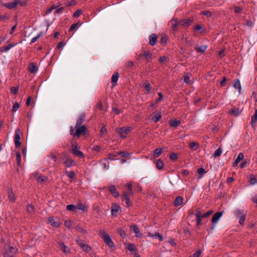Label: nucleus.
Segmentation results:
<instances>
[{
  "instance_id": "1",
  "label": "nucleus",
  "mask_w": 257,
  "mask_h": 257,
  "mask_svg": "<svg viewBox=\"0 0 257 257\" xmlns=\"http://www.w3.org/2000/svg\"><path fill=\"white\" fill-rule=\"evenodd\" d=\"M131 130L132 127L130 126H123L117 128L116 131L119 135L120 138L124 139L126 137L127 135Z\"/></svg>"
},
{
  "instance_id": "2",
  "label": "nucleus",
  "mask_w": 257,
  "mask_h": 257,
  "mask_svg": "<svg viewBox=\"0 0 257 257\" xmlns=\"http://www.w3.org/2000/svg\"><path fill=\"white\" fill-rule=\"evenodd\" d=\"M133 191H130V190H127V191H124L123 192L122 200H124L125 201L127 207H129L132 205L130 197L133 195Z\"/></svg>"
},
{
  "instance_id": "3",
  "label": "nucleus",
  "mask_w": 257,
  "mask_h": 257,
  "mask_svg": "<svg viewBox=\"0 0 257 257\" xmlns=\"http://www.w3.org/2000/svg\"><path fill=\"white\" fill-rule=\"evenodd\" d=\"M100 236L103 239L105 242L110 247L113 246V243L110 238L109 235L104 230H100L99 232Z\"/></svg>"
},
{
  "instance_id": "4",
  "label": "nucleus",
  "mask_w": 257,
  "mask_h": 257,
  "mask_svg": "<svg viewBox=\"0 0 257 257\" xmlns=\"http://www.w3.org/2000/svg\"><path fill=\"white\" fill-rule=\"evenodd\" d=\"M72 152L74 155L79 158L84 157L83 153L80 151V147L77 143L72 144Z\"/></svg>"
},
{
  "instance_id": "5",
  "label": "nucleus",
  "mask_w": 257,
  "mask_h": 257,
  "mask_svg": "<svg viewBox=\"0 0 257 257\" xmlns=\"http://www.w3.org/2000/svg\"><path fill=\"white\" fill-rule=\"evenodd\" d=\"M152 54L149 51L147 50H143L140 54H139L137 57V59L140 60L141 58L143 56L144 57L146 60L147 62H149V60L152 57Z\"/></svg>"
},
{
  "instance_id": "6",
  "label": "nucleus",
  "mask_w": 257,
  "mask_h": 257,
  "mask_svg": "<svg viewBox=\"0 0 257 257\" xmlns=\"http://www.w3.org/2000/svg\"><path fill=\"white\" fill-rule=\"evenodd\" d=\"M76 132L74 134V136L79 137L80 135H83L86 131V127L85 125H80L79 126H75Z\"/></svg>"
},
{
  "instance_id": "7",
  "label": "nucleus",
  "mask_w": 257,
  "mask_h": 257,
  "mask_svg": "<svg viewBox=\"0 0 257 257\" xmlns=\"http://www.w3.org/2000/svg\"><path fill=\"white\" fill-rule=\"evenodd\" d=\"M21 132L20 129H17L15 134V144L16 147H20L21 143L20 142V135Z\"/></svg>"
},
{
  "instance_id": "8",
  "label": "nucleus",
  "mask_w": 257,
  "mask_h": 257,
  "mask_svg": "<svg viewBox=\"0 0 257 257\" xmlns=\"http://www.w3.org/2000/svg\"><path fill=\"white\" fill-rule=\"evenodd\" d=\"M17 249L13 246H9L6 252L4 253V257H13Z\"/></svg>"
},
{
  "instance_id": "9",
  "label": "nucleus",
  "mask_w": 257,
  "mask_h": 257,
  "mask_svg": "<svg viewBox=\"0 0 257 257\" xmlns=\"http://www.w3.org/2000/svg\"><path fill=\"white\" fill-rule=\"evenodd\" d=\"M33 177L35 178L38 182L43 183L47 181V178L45 176L41 175L38 173H34L33 174Z\"/></svg>"
},
{
  "instance_id": "10",
  "label": "nucleus",
  "mask_w": 257,
  "mask_h": 257,
  "mask_svg": "<svg viewBox=\"0 0 257 257\" xmlns=\"http://www.w3.org/2000/svg\"><path fill=\"white\" fill-rule=\"evenodd\" d=\"M150 117L153 121L157 122L161 118L162 115L160 112L155 111L151 115Z\"/></svg>"
},
{
  "instance_id": "11",
  "label": "nucleus",
  "mask_w": 257,
  "mask_h": 257,
  "mask_svg": "<svg viewBox=\"0 0 257 257\" xmlns=\"http://www.w3.org/2000/svg\"><path fill=\"white\" fill-rule=\"evenodd\" d=\"M19 1L18 0H14L12 2L4 4V6L10 9H12L16 8L18 5Z\"/></svg>"
},
{
  "instance_id": "12",
  "label": "nucleus",
  "mask_w": 257,
  "mask_h": 257,
  "mask_svg": "<svg viewBox=\"0 0 257 257\" xmlns=\"http://www.w3.org/2000/svg\"><path fill=\"white\" fill-rule=\"evenodd\" d=\"M173 31H176L178 29V27L181 26L180 24V21H178L177 19H173L170 22Z\"/></svg>"
},
{
  "instance_id": "13",
  "label": "nucleus",
  "mask_w": 257,
  "mask_h": 257,
  "mask_svg": "<svg viewBox=\"0 0 257 257\" xmlns=\"http://www.w3.org/2000/svg\"><path fill=\"white\" fill-rule=\"evenodd\" d=\"M66 160L64 162V164L66 167H70L75 165V162L69 157L66 156Z\"/></svg>"
},
{
  "instance_id": "14",
  "label": "nucleus",
  "mask_w": 257,
  "mask_h": 257,
  "mask_svg": "<svg viewBox=\"0 0 257 257\" xmlns=\"http://www.w3.org/2000/svg\"><path fill=\"white\" fill-rule=\"evenodd\" d=\"M222 215V213L221 212H217L216 213H215L213 215L211 221H212V223L216 224L218 222V221L219 220V219H220V218L221 217Z\"/></svg>"
},
{
  "instance_id": "15",
  "label": "nucleus",
  "mask_w": 257,
  "mask_h": 257,
  "mask_svg": "<svg viewBox=\"0 0 257 257\" xmlns=\"http://www.w3.org/2000/svg\"><path fill=\"white\" fill-rule=\"evenodd\" d=\"M131 230H133L136 234L137 237H141L142 236V233L140 232V229L137 225H134L131 226Z\"/></svg>"
},
{
  "instance_id": "16",
  "label": "nucleus",
  "mask_w": 257,
  "mask_h": 257,
  "mask_svg": "<svg viewBox=\"0 0 257 257\" xmlns=\"http://www.w3.org/2000/svg\"><path fill=\"white\" fill-rule=\"evenodd\" d=\"M157 39H158V36L157 35H156L155 34H152L150 37V41H149L150 44L152 46H154L156 44V43L157 41Z\"/></svg>"
},
{
  "instance_id": "17",
  "label": "nucleus",
  "mask_w": 257,
  "mask_h": 257,
  "mask_svg": "<svg viewBox=\"0 0 257 257\" xmlns=\"http://www.w3.org/2000/svg\"><path fill=\"white\" fill-rule=\"evenodd\" d=\"M119 77V74L118 72L114 73L111 77V83L112 84V86H114L116 85V83L118 80Z\"/></svg>"
},
{
  "instance_id": "18",
  "label": "nucleus",
  "mask_w": 257,
  "mask_h": 257,
  "mask_svg": "<svg viewBox=\"0 0 257 257\" xmlns=\"http://www.w3.org/2000/svg\"><path fill=\"white\" fill-rule=\"evenodd\" d=\"M109 191L114 197H118L119 196V193L114 186L111 185L109 187Z\"/></svg>"
},
{
  "instance_id": "19",
  "label": "nucleus",
  "mask_w": 257,
  "mask_h": 257,
  "mask_svg": "<svg viewBox=\"0 0 257 257\" xmlns=\"http://www.w3.org/2000/svg\"><path fill=\"white\" fill-rule=\"evenodd\" d=\"M191 23H192V20L190 19H183V20L180 21V25L183 26H185V27L189 26V25H190Z\"/></svg>"
},
{
  "instance_id": "20",
  "label": "nucleus",
  "mask_w": 257,
  "mask_h": 257,
  "mask_svg": "<svg viewBox=\"0 0 257 257\" xmlns=\"http://www.w3.org/2000/svg\"><path fill=\"white\" fill-rule=\"evenodd\" d=\"M16 44H10L7 46H5L0 48V52H6L9 51L11 48L14 47Z\"/></svg>"
},
{
  "instance_id": "21",
  "label": "nucleus",
  "mask_w": 257,
  "mask_h": 257,
  "mask_svg": "<svg viewBox=\"0 0 257 257\" xmlns=\"http://www.w3.org/2000/svg\"><path fill=\"white\" fill-rule=\"evenodd\" d=\"M29 70L32 73H36L38 70V67L34 63H30L29 66Z\"/></svg>"
},
{
  "instance_id": "22",
  "label": "nucleus",
  "mask_w": 257,
  "mask_h": 257,
  "mask_svg": "<svg viewBox=\"0 0 257 257\" xmlns=\"http://www.w3.org/2000/svg\"><path fill=\"white\" fill-rule=\"evenodd\" d=\"M156 166L158 170H161L163 169L164 164L161 160L158 159L156 161Z\"/></svg>"
},
{
  "instance_id": "23",
  "label": "nucleus",
  "mask_w": 257,
  "mask_h": 257,
  "mask_svg": "<svg viewBox=\"0 0 257 257\" xmlns=\"http://www.w3.org/2000/svg\"><path fill=\"white\" fill-rule=\"evenodd\" d=\"M48 223H50L51 225L54 227H58L59 226V222L55 221L53 217L49 218Z\"/></svg>"
},
{
  "instance_id": "24",
  "label": "nucleus",
  "mask_w": 257,
  "mask_h": 257,
  "mask_svg": "<svg viewBox=\"0 0 257 257\" xmlns=\"http://www.w3.org/2000/svg\"><path fill=\"white\" fill-rule=\"evenodd\" d=\"M243 159V155L242 153H240L238 154L237 158L235 160V162L233 163V166L234 167L236 166L238 163Z\"/></svg>"
},
{
  "instance_id": "25",
  "label": "nucleus",
  "mask_w": 257,
  "mask_h": 257,
  "mask_svg": "<svg viewBox=\"0 0 257 257\" xmlns=\"http://www.w3.org/2000/svg\"><path fill=\"white\" fill-rule=\"evenodd\" d=\"M119 208V207L118 206V205L117 204H113L111 207V210L112 215H114L115 214H116L117 213V212L118 211Z\"/></svg>"
},
{
  "instance_id": "26",
  "label": "nucleus",
  "mask_w": 257,
  "mask_h": 257,
  "mask_svg": "<svg viewBox=\"0 0 257 257\" xmlns=\"http://www.w3.org/2000/svg\"><path fill=\"white\" fill-rule=\"evenodd\" d=\"M248 181H249L250 184L252 185H254L256 183H257V179L253 175H250L249 176Z\"/></svg>"
},
{
  "instance_id": "27",
  "label": "nucleus",
  "mask_w": 257,
  "mask_h": 257,
  "mask_svg": "<svg viewBox=\"0 0 257 257\" xmlns=\"http://www.w3.org/2000/svg\"><path fill=\"white\" fill-rule=\"evenodd\" d=\"M241 111L238 108H233L229 110V113L234 116H237L240 113Z\"/></svg>"
},
{
  "instance_id": "28",
  "label": "nucleus",
  "mask_w": 257,
  "mask_h": 257,
  "mask_svg": "<svg viewBox=\"0 0 257 257\" xmlns=\"http://www.w3.org/2000/svg\"><path fill=\"white\" fill-rule=\"evenodd\" d=\"M162 149L161 148H158L155 149L153 151V157L154 158L158 157L162 153Z\"/></svg>"
},
{
  "instance_id": "29",
  "label": "nucleus",
  "mask_w": 257,
  "mask_h": 257,
  "mask_svg": "<svg viewBox=\"0 0 257 257\" xmlns=\"http://www.w3.org/2000/svg\"><path fill=\"white\" fill-rule=\"evenodd\" d=\"M59 245L61 248V249L64 252L67 253L69 252V249H68V247L67 246H66L63 242H59Z\"/></svg>"
},
{
  "instance_id": "30",
  "label": "nucleus",
  "mask_w": 257,
  "mask_h": 257,
  "mask_svg": "<svg viewBox=\"0 0 257 257\" xmlns=\"http://www.w3.org/2000/svg\"><path fill=\"white\" fill-rule=\"evenodd\" d=\"M76 209L81 210L83 211H85L87 208V206L85 204H82L81 202H79L76 206Z\"/></svg>"
},
{
  "instance_id": "31",
  "label": "nucleus",
  "mask_w": 257,
  "mask_h": 257,
  "mask_svg": "<svg viewBox=\"0 0 257 257\" xmlns=\"http://www.w3.org/2000/svg\"><path fill=\"white\" fill-rule=\"evenodd\" d=\"M235 214L238 218H240L242 216L246 214V212L243 210L237 209L235 211Z\"/></svg>"
},
{
  "instance_id": "32",
  "label": "nucleus",
  "mask_w": 257,
  "mask_h": 257,
  "mask_svg": "<svg viewBox=\"0 0 257 257\" xmlns=\"http://www.w3.org/2000/svg\"><path fill=\"white\" fill-rule=\"evenodd\" d=\"M85 117V115L84 114H81L79 116V119L77 120V121L76 122L75 126H80L81 123H82Z\"/></svg>"
},
{
  "instance_id": "33",
  "label": "nucleus",
  "mask_w": 257,
  "mask_h": 257,
  "mask_svg": "<svg viewBox=\"0 0 257 257\" xmlns=\"http://www.w3.org/2000/svg\"><path fill=\"white\" fill-rule=\"evenodd\" d=\"M183 198L181 196L177 197L174 201V204L176 206H178L182 204Z\"/></svg>"
},
{
  "instance_id": "34",
  "label": "nucleus",
  "mask_w": 257,
  "mask_h": 257,
  "mask_svg": "<svg viewBox=\"0 0 257 257\" xmlns=\"http://www.w3.org/2000/svg\"><path fill=\"white\" fill-rule=\"evenodd\" d=\"M143 88L145 89L146 91L149 92L150 91L151 89V86L150 84L148 82V81H146L145 82H144L143 84Z\"/></svg>"
},
{
  "instance_id": "35",
  "label": "nucleus",
  "mask_w": 257,
  "mask_h": 257,
  "mask_svg": "<svg viewBox=\"0 0 257 257\" xmlns=\"http://www.w3.org/2000/svg\"><path fill=\"white\" fill-rule=\"evenodd\" d=\"M181 123V121L176 119L170 121V125L172 127H177Z\"/></svg>"
},
{
  "instance_id": "36",
  "label": "nucleus",
  "mask_w": 257,
  "mask_h": 257,
  "mask_svg": "<svg viewBox=\"0 0 257 257\" xmlns=\"http://www.w3.org/2000/svg\"><path fill=\"white\" fill-rule=\"evenodd\" d=\"M8 197L11 201L14 202L15 200V196L14 193L12 190H9Z\"/></svg>"
},
{
  "instance_id": "37",
  "label": "nucleus",
  "mask_w": 257,
  "mask_h": 257,
  "mask_svg": "<svg viewBox=\"0 0 257 257\" xmlns=\"http://www.w3.org/2000/svg\"><path fill=\"white\" fill-rule=\"evenodd\" d=\"M195 215L196 216V218H198L202 219L203 218H204V217L203 216V214H202V212L200 208H197L196 210Z\"/></svg>"
},
{
  "instance_id": "38",
  "label": "nucleus",
  "mask_w": 257,
  "mask_h": 257,
  "mask_svg": "<svg viewBox=\"0 0 257 257\" xmlns=\"http://www.w3.org/2000/svg\"><path fill=\"white\" fill-rule=\"evenodd\" d=\"M233 86L236 89L238 90V91L240 92L241 90V85L240 81L238 79L236 80L234 83L233 84Z\"/></svg>"
},
{
  "instance_id": "39",
  "label": "nucleus",
  "mask_w": 257,
  "mask_h": 257,
  "mask_svg": "<svg viewBox=\"0 0 257 257\" xmlns=\"http://www.w3.org/2000/svg\"><path fill=\"white\" fill-rule=\"evenodd\" d=\"M189 146L191 149L196 150L199 148V145L196 142H192L190 144Z\"/></svg>"
},
{
  "instance_id": "40",
  "label": "nucleus",
  "mask_w": 257,
  "mask_h": 257,
  "mask_svg": "<svg viewBox=\"0 0 257 257\" xmlns=\"http://www.w3.org/2000/svg\"><path fill=\"white\" fill-rule=\"evenodd\" d=\"M169 60V58L166 56H161L159 59V61L161 64H165V62H167Z\"/></svg>"
},
{
  "instance_id": "41",
  "label": "nucleus",
  "mask_w": 257,
  "mask_h": 257,
  "mask_svg": "<svg viewBox=\"0 0 257 257\" xmlns=\"http://www.w3.org/2000/svg\"><path fill=\"white\" fill-rule=\"evenodd\" d=\"M222 153V151L220 148L217 149L214 152L213 154V157L214 158L219 157Z\"/></svg>"
},
{
  "instance_id": "42",
  "label": "nucleus",
  "mask_w": 257,
  "mask_h": 257,
  "mask_svg": "<svg viewBox=\"0 0 257 257\" xmlns=\"http://www.w3.org/2000/svg\"><path fill=\"white\" fill-rule=\"evenodd\" d=\"M206 49H207V46L202 45V46H200L199 48H198L196 49V51L197 52H200L203 53L206 50Z\"/></svg>"
},
{
  "instance_id": "43",
  "label": "nucleus",
  "mask_w": 257,
  "mask_h": 257,
  "mask_svg": "<svg viewBox=\"0 0 257 257\" xmlns=\"http://www.w3.org/2000/svg\"><path fill=\"white\" fill-rule=\"evenodd\" d=\"M134 65V63L132 61H128L125 63V67L127 69L133 67Z\"/></svg>"
},
{
  "instance_id": "44",
  "label": "nucleus",
  "mask_w": 257,
  "mask_h": 257,
  "mask_svg": "<svg viewBox=\"0 0 257 257\" xmlns=\"http://www.w3.org/2000/svg\"><path fill=\"white\" fill-rule=\"evenodd\" d=\"M34 209V207L31 204H28L27 206V211L30 213H32L33 212Z\"/></svg>"
},
{
  "instance_id": "45",
  "label": "nucleus",
  "mask_w": 257,
  "mask_h": 257,
  "mask_svg": "<svg viewBox=\"0 0 257 257\" xmlns=\"http://www.w3.org/2000/svg\"><path fill=\"white\" fill-rule=\"evenodd\" d=\"M66 208L69 211H75V210L76 209V207L75 205L70 204L67 205Z\"/></svg>"
},
{
  "instance_id": "46",
  "label": "nucleus",
  "mask_w": 257,
  "mask_h": 257,
  "mask_svg": "<svg viewBox=\"0 0 257 257\" xmlns=\"http://www.w3.org/2000/svg\"><path fill=\"white\" fill-rule=\"evenodd\" d=\"M127 248L130 251H134L136 249V246L134 244L130 243L127 245Z\"/></svg>"
},
{
  "instance_id": "47",
  "label": "nucleus",
  "mask_w": 257,
  "mask_h": 257,
  "mask_svg": "<svg viewBox=\"0 0 257 257\" xmlns=\"http://www.w3.org/2000/svg\"><path fill=\"white\" fill-rule=\"evenodd\" d=\"M21 155L20 153H17L16 155V160L18 165L20 166L21 165Z\"/></svg>"
},
{
  "instance_id": "48",
  "label": "nucleus",
  "mask_w": 257,
  "mask_h": 257,
  "mask_svg": "<svg viewBox=\"0 0 257 257\" xmlns=\"http://www.w3.org/2000/svg\"><path fill=\"white\" fill-rule=\"evenodd\" d=\"M117 155H121L123 158H127L128 156L130 155V154L127 152H119L117 153Z\"/></svg>"
},
{
  "instance_id": "49",
  "label": "nucleus",
  "mask_w": 257,
  "mask_h": 257,
  "mask_svg": "<svg viewBox=\"0 0 257 257\" xmlns=\"http://www.w3.org/2000/svg\"><path fill=\"white\" fill-rule=\"evenodd\" d=\"M20 107V104L18 102H16L13 106V111L16 112L18 110Z\"/></svg>"
},
{
  "instance_id": "50",
  "label": "nucleus",
  "mask_w": 257,
  "mask_h": 257,
  "mask_svg": "<svg viewBox=\"0 0 257 257\" xmlns=\"http://www.w3.org/2000/svg\"><path fill=\"white\" fill-rule=\"evenodd\" d=\"M66 174L70 179H73L75 176V173L73 171L66 172Z\"/></svg>"
},
{
  "instance_id": "51",
  "label": "nucleus",
  "mask_w": 257,
  "mask_h": 257,
  "mask_svg": "<svg viewBox=\"0 0 257 257\" xmlns=\"http://www.w3.org/2000/svg\"><path fill=\"white\" fill-rule=\"evenodd\" d=\"M248 164V161L246 160H244L243 162H242L240 165L239 167L240 168H243L245 167H246Z\"/></svg>"
},
{
  "instance_id": "52",
  "label": "nucleus",
  "mask_w": 257,
  "mask_h": 257,
  "mask_svg": "<svg viewBox=\"0 0 257 257\" xmlns=\"http://www.w3.org/2000/svg\"><path fill=\"white\" fill-rule=\"evenodd\" d=\"M75 228L76 230L79 232H81L83 234H85L86 233V230L80 226H77L75 227Z\"/></svg>"
},
{
  "instance_id": "53",
  "label": "nucleus",
  "mask_w": 257,
  "mask_h": 257,
  "mask_svg": "<svg viewBox=\"0 0 257 257\" xmlns=\"http://www.w3.org/2000/svg\"><path fill=\"white\" fill-rule=\"evenodd\" d=\"M152 236L153 237H158L160 241L163 240V236L159 233H156L155 234L152 235Z\"/></svg>"
},
{
  "instance_id": "54",
  "label": "nucleus",
  "mask_w": 257,
  "mask_h": 257,
  "mask_svg": "<svg viewBox=\"0 0 257 257\" xmlns=\"http://www.w3.org/2000/svg\"><path fill=\"white\" fill-rule=\"evenodd\" d=\"M79 26V24L78 23H75V24H72L70 28H69V31H73L74 30H75L76 28H77Z\"/></svg>"
},
{
  "instance_id": "55",
  "label": "nucleus",
  "mask_w": 257,
  "mask_h": 257,
  "mask_svg": "<svg viewBox=\"0 0 257 257\" xmlns=\"http://www.w3.org/2000/svg\"><path fill=\"white\" fill-rule=\"evenodd\" d=\"M257 120V110H255V113L251 118V123L256 122Z\"/></svg>"
},
{
  "instance_id": "56",
  "label": "nucleus",
  "mask_w": 257,
  "mask_h": 257,
  "mask_svg": "<svg viewBox=\"0 0 257 257\" xmlns=\"http://www.w3.org/2000/svg\"><path fill=\"white\" fill-rule=\"evenodd\" d=\"M19 90V87H12L11 88V92L14 94H17Z\"/></svg>"
},
{
  "instance_id": "57",
  "label": "nucleus",
  "mask_w": 257,
  "mask_h": 257,
  "mask_svg": "<svg viewBox=\"0 0 257 257\" xmlns=\"http://www.w3.org/2000/svg\"><path fill=\"white\" fill-rule=\"evenodd\" d=\"M72 224V222L71 220H67L65 222V225L68 228H70Z\"/></svg>"
},
{
  "instance_id": "58",
  "label": "nucleus",
  "mask_w": 257,
  "mask_h": 257,
  "mask_svg": "<svg viewBox=\"0 0 257 257\" xmlns=\"http://www.w3.org/2000/svg\"><path fill=\"white\" fill-rule=\"evenodd\" d=\"M170 158L172 160H176L177 159V155L176 153H172L170 155Z\"/></svg>"
},
{
  "instance_id": "59",
  "label": "nucleus",
  "mask_w": 257,
  "mask_h": 257,
  "mask_svg": "<svg viewBox=\"0 0 257 257\" xmlns=\"http://www.w3.org/2000/svg\"><path fill=\"white\" fill-rule=\"evenodd\" d=\"M201 253V251L200 250H197L192 256L189 257H199Z\"/></svg>"
},
{
  "instance_id": "60",
  "label": "nucleus",
  "mask_w": 257,
  "mask_h": 257,
  "mask_svg": "<svg viewBox=\"0 0 257 257\" xmlns=\"http://www.w3.org/2000/svg\"><path fill=\"white\" fill-rule=\"evenodd\" d=\"M77 244L81 247L83 246L85 244L83 243V241L80 239L78 238L76 240Z\"/></svg>"
},
{
  "instance_id": "61",
  "label": "nucleus",
  "mask_w": 257,
  "mask_h": 257,
  "mask_svg": "<svg viewBox=\"0 0 257 257\" xmlns=\"http://www.w3.org/2000/svg\"><path fill=\"white\" fill-rule=\"evenodd\" d=\"M125 187L127 188V190H130V191H133V184L132 182H130L126 184Z\"/></svg>"
},
{
  "instance_id": "62",
  "label": "nucleus",
  "mask_w": 257,
  "mask_h": 257,
  "mask_svg": "<svg viewBox=\"0 0 257 257\" xmlns=\"http://www.w3.org/2000/svg\"><path fill=\"white\" fill-rule=\"evenodd\" d=\"M81 14V11L80 10H78L76 11L73 14V16L74 17H78L80 16V15Z\"/></svg>"
},
{
  "instance_id": "63",
  "label": "nucleus",
  "mask_w": 257,
  "mask_h": 257,
  "mask_svg": "<svg viewBox=\"0 0 257 257\" xmlns=\"http://www.w3.org/2000/svg\"><path fill=\"white\" fill-rule=\"evenodd\" d=\"M246 217V214L242 216L240 218H239V223L240 224H242L245 220Z\"/></svg>"
},
{
  "instance_id": "64",
  "label": "nucleus",
  "mask_w": 257,
  "mask_h": 257,
  "mask_svg": "<svg viewBox=\"0 0 257 257\" xmlns=\"http://www.w3.org/2000/svg\"><path fill=\"white\" fill-rule=\"evenodd\" d=\"M118 231L121 236L123 237H125L126 234L124 230H123L122 229H119Z\"/></svg>"
}]
</instances>
